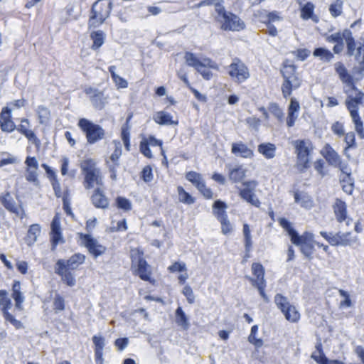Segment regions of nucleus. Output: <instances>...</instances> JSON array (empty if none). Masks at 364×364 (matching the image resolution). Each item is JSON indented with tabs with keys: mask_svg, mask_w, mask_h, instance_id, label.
<instances>
[{
	"mask_svg": "<svg viewBox=\"0 0 364 364\" xmlns=\"http://www.w3.org/2000/svg\"><path fill=\"white\" fill-rule=\"evenodd\" d=\"M215 10L218 14L216 20L220 23L222 30L240 31L245 29V22L236 14L227 11L221 4L217 3L215 5Z\"/></svg>",
	"mask_w": 364,
	"mask_h": 364,
	"instance_id": "f257e3e1",
	"label": "nucleus"
},
{
	"mask_svg": "<svg viewBox=\"0 0 364 364\" xmlns=\"http://www.w3.org/2000/svg\"><path fill=\"white\" fill-rule=\"evenodd\" d=\"M112 9L111 0H97L92 6L89 27H97L102 24L109 16Z\"/></svg>",
	"mask_w": 364,
	"mask_h": 364,
	"instance_id": "f03ea898",
	"label": "nucleus"
},
{
	"mask_svg": "<svg viewBox=\"0 0 364 364\" xmlns=\"http://www.w3.org/2000/svg\"><path fill=\"white\" fill-rule=\"evenodd\" d=\"M77 126L85 134L87 142L90 144H95L105 137V129L87 119H80Z\"/></svg>",
	"mask_w": 364,
	"mask_h": 364,
	"instance_id": "7ed1b4c3",
	"label": "nucleus"
},
{
	"mask_svg": "<svg viewBox=\"0 0 364 364\" xmlns=\"http://www.w3.org/2000/svg\"><path fill=\"white\" fill-rule=\"evenodd\" d=\"M143 252L139 250H132L131 253V259L132 267H134V273L136 275L144 280L149 282L151 279L150 267L147 262L143 257Z\"/></svg>",
	"mask_w": 364,
	"mask_h": 364,
	"instance_id": "20e7f679",
	"label": "nucleus"
},
{
	"mask_svg": "<svg viewBox=\"0 0 364 364\" xmlns=\"http://www.w3.org/2000/svg\"><path fill=\"white\" fill-rule=\"evenodd\" d=\"M228 73L236 83H242L247 80L250 75L247 65L238 58H235L228 67Z\"/></svg>",
	"mask_w": 364,
	"mask_h": 364,
	"instance_id": "39448f33",
	"label": "nucleus"
},
{
	"mask_svg": "<svg viewBox=\"0 0 364 364\" xmlns=\"http://www.w3.org/2000/svg\"><path fill=\"white\" fill-rule=\"evenodd\" d=\"M274 303L287 321L294 323L299 319V313L296 307L289 302L286 296L281 294H277L274 296Z\"/></svg>",
	"mask_w": 364,
	"mask_h": 364,
	"instance_id": "423d86ee",
	"label": "nucleus"
},
{
	"mask_svg": "<svg viewBox=\"0 0 364 364\" xmlns=\"http://www.w3.org/2000/svg\"><path fill=\"white\" fill-rule=\"evenodd\" d=\"M82 174L85 176V182H100L102 173L97 166L96 161L92 159H87L80 164Z\"/></svg>",
	"mask_w": 364,
	"mask_h": 364,
	"instance_id": "0eeeda50",
	"label": "nucleus"
},
{
	"mask_svg": "<svg viewBox=\"0 0 364 364\" xmlns=\"http://www.w3.org/2000/svg\"><path fill=\"white\" fill-rule=\"evenodd\" d=\"M294 143L297 154V168L301 170L307 168L309 166L310 154L313 148L306 146L304 140H296Z\"/></svg>",
	"mask_w": 364,
	"mask_h": 364,
	"instance_id": "6e6552de",
	"label": "nucleus"
},
{
	"mask_svg": "<svg viewBox=\"0 0 364 364\" xmlns=\"http://www.w3.org/2000/svg\"><path fill=\"white\" fill-rule=\"evenodd\" d=\"M84 92L89 96L92 105L97 110L103 109L108 103V96L105 95L103 91L92 87H87Z\"/></svg>",
	"mask_w": 364,
	"mask_h": 364,
	"instance_id": "1a4fd4ad",
	"label": "nucleus"
},
{
	"mask_svg": "<svg viewBox=\"0 0 364 364\" xmlns=\"http://www.w3.org/2000/svg\"><path fill=\"white\" fill-rule=\"evenodd\" d=\"M80 237L90 253L92 254L95 258L105 252L106 247L99 244L97 240L91 235L81 233Z\"/></svg>",
	"mask_w": 364,
	"mask_h": 364,
	"instance_id": "9d476101",
	"label": "nucleus"
},
{
	"mask_svg": "<svg viewBox=\"0 0 364 364\" xmlns=\"http://www.w3.org/2000/svg\"><path fill=\"white\" fill-rule=\"evenodd\" d=\"M50 242L52 250H54L59 243H64L65 240L62 236L60 222L57 216H55L50 224Z\"/></svg>",
	"mask_w": 364,
	"mask_h": 364,
	"instance_id": "9b49d317",
	"label": "nucleus"
},
{
	"mask_svg": "<svg viewBox=\"0 0 364 364\" xmlns=\"http://www.w3.org/2000/svg\"><path fill=\"white\" fill-rule=\"evenodd\" d=\"M333 213L338 223H343L346 220V225H349L353 221L352 219L348 218L347 205L339 198H336L333 205Z\"/></svg>",
	"mask_w": 364,
	"mask_h": 364,
	"instance_id": "f8f14e48",
	"label": "nucleus"
},
{
	"mask_svg": "<svg viewBox=\"0 0 364 364\" xmlns=\"http://www.w3.org/2000/svg\"><path fill=\"white\" fill-rule=\"evenodd\" d=\"M1 201L4 207L11 213H14L21 219L25 216V212L21 205H17L9 193H6L1 197Z\"/></svg>",
	"mask_w": 364,
	"mask_h": 364,
	"instance_id": "ddd939ff",
	"label": "nucleus"
},
{
	"mask_svg": "<svg viewBox=\"0 0 364 364\" xmlns=\"http://www.w3.org/2000/svg\"><path fill=\"white\" fill-rule=\"evenodd\" d=\"M55 273L61 277V280L69 287H73L76 280L70 269L65 268L63 262H56L55 265Z\"/></svg>",
	"mask_w": 364,
	"mask_h": 364,
	"instance_id": "4468645a",
	"label": "nucleus"
},
{
	"mask_svg": "<svg viewBox=\"0 0 364 364\" xmlns=\"http://www.w3.org/2000/svg\"><path fill=\"white\" fill-rule=\"evenodd\" d=\"M301 82V80L297 73L284 78V83L282 85V91L284 97L287 98L290 96L293 90H296L300 87Z\"/></svg>",
	"mask_w": 364,
	"mask_h": 364,
	"instance_id": "2eb2a0df",
	"label": "nucleus"
},
{
	"mask_svg": "<svg viewBox=\"0 0 364 364\" xmlns=\"http://www.w3.org/2000/svg\"><path fill=\"white\" fill-rule=\"evenodd\" d=\"M11 112L9 108L4 107L0 114V127L4 132H11L16 128V124L11 120Z\"/></svg>",
	"mask_w": 364,
	"mask_h": 364,
	"instance_id": "dca6fc26",
	"label": "nucleus"
},
{
	"mask_svg": "<svg viewBox=\"0 0 364 364\" xmlns=\"http://www.w3.org/2000/svg\"><path fill=\"white\" fill-rule=\"evenodd\" d=\"M353 90L356 92L355 96L349 93V90L346 91L348 94L346 100V105L348 110H353V109L358 110V105H364V93L358 89Z\"/></svg>",
	"mask_w": 364,
	"mask_h": 364,
	"instance_id": "f3484780",
	"label": "nucleus"
},
{
	"mask_svg": "<svg viewBox=\"0 0 364 364\" xmlns=\"http://www.w3.org/2000/svg\"><path fill=\"white\" fill-rule=\"evenodd\" d=\"M252 271L256 279L247 276L246 278L251 282L252 286L261 284H265L264 269L260 263H253L252 264Z\"/></svg>",
	"mask_w": 364,
	"mask_h": 364,
	"instance_id": "a211bd4d",
	"label": "nucleus"
},
{
	"mask_svg": "<svg viewBox=\"0 0 364 364\" xmlns=\"http://www.w3.org/2000/svg\"><path fill=\"white\" fill-rule=\"evenodd\" d=\"M321 153L329 164L337 166L341 164L339 155L328 144L324 146Z\"/></svg>",
	"mask_w": 364,
	"mask_h": 364,
	"instance_id": "6ab92c4d",
	"label": "nucleus"
},
{
	"mask_svg": "<svg viewBox=\"0 0 364 364\" xmlns=\"http://www.w3.org/2000/svg\"><path fill=\"white\" fill-rule=\"evenodd\" d=\"M85 260V256L80 253H76L72 255L68 259H59L57 262H63L65 265V268L70 270L76 269L80 264L84 263Z\"/></svg>",
	"mask_w": 364,
	"mask_h": 364,
	"instance_id": "aec40b11",
	"label": "nucleus"
},
{
	"mask_svg": "<svg viewBox=\"0 0 364 364\" xmlns=\"http://www.w3.org/2000/svg\"><path fill=\"white\" fill-rule=\"evenodd\" d=\"M231 151L235 156L242 158H251L253 156V151L242 141L233 143Z\"/></svg>",
	"mask_w": 364,
	"mask_h": 364,
	"instance_id": "412c9836",
	"label": "nucleus"
},
{
	"mask_svg": "<svg viewBox=\"0 0 364 364\" xmlns=\"http://www.w3.org/2000/svg\"><path fill=\"white\" fill-rule=\"evenodd\" d=\"M95 345V355L97 361L102 360L103 350L105 346V339L102 335H95L92 338Z\"/></svg>",
	"mask_w": 364,
	"mask_h": 364,
	"instance_id": "4be33fe9",
	"label": "nucleus"
},
{
	"mask_svg": "<svg viewBox=\"0 0 364 364\" xmlns=\"http://www.w3.org/2000/svg\"><path fill=\"white\" fill-rule=\"evenodd\" d=\"M240 196L243 200L255 207H259L260 205V202L255 194L253 189L249 186L241 189L240 191Z\"/></svg>",
	"mask_w": 364,
	"mask_h": 364,
	"instance_id": "5701e85b",
	"label": "nucleus"
},
{
	"mask_svg": "<svg viewBox=\"0 0 364 364\" xmlns=\"http://www.w3.org/2000/svg\"><path fill=\"white\" fill-rule=\"evenodd\" d=\"M21 124L16 128L18 132L23 134L29 141H32L33 143L38 141L35 133L29 129L30 122L27 119H22Z\"/></svg>",
	"mask_w": 364,
	"mask_h": 364,
	"instance_id": "b1692460",
	"label": "nucleus"
},
{
	"mask_svg": "<svg viewBox=\"0 0 364 364\" xmlns=\"http://www.w3.org/2000/svg\"><path fill=\"white\" fill-rule=\"evenodd\" d=\"M92 202L97 208L106 209L108 208L109 202L106 196L99 188H96L92 196Z\"/></svg>",
	"mask_w": 364,
	"mask_h": 364,
	"instance_id": "393cba45",
	"label": "nucleus"
},
{
	"mask_svg": "<svg viewBox=\"0 0 364 364\" xmlns=\"http://www.w3.org/2000/svg\"><path fill=\"white\" fill-rule=\"evenodd\" d=\"M154 122L160 125H173L178 124L177 121H173L172 119V116L164 111L157 112L154 117Z\"/></svg>",
	"mask_w": 364,
	"mask_h": 364,
	"instance_id": "a878e982",
	"label": "nucleus"
},
{
	"mask_svg": "<svg viewBox=\"0 0 364 364\" xmlns=\"http://www.w3.org/2000/svg\"><path fill=\"white\" fill-rule=\"evenodd\" d=\"M294 200L299 203L301 207L306 209H310L313 207L314 202L310 196L304 192H294Z\"/></svg>",
	"mask_w": 364,
	"mask_h": 364,
	"instance_id": "bb28decb",
	"label": "nucleus"
},
{
	"mask_svg": "<svg viewBox=\"0 0 364 364\" xmlns=\"http://www.w3.org/2000/svg\"><path fill=\"white\" fill-rule=\"evenodd\" d=\"M227 208V205L225 202L217 200L213 203V214L215 215L218 220H224L228 218L227 213L225 212V209Z\"/></svg>",
	"mask_w": 364,
	"mask_h": 364,
	"instance_id": "cd10ccee",
	"label": "nucleus"
},
{
	"mask_svg": "<svg viewBox=\"0 0 364 364\" xmlns=\"http://www.w3.org/2000/svg\"><path fill=\"white\" fill-rule=\"evenodd\" d=\"M352 117L353 122L355 124V129L358 133L359 137L362 139H364V128L361 118L359 116L358 110L353 109L348 110Z\"/></svg>",
	"mask_w": 364,
	"mask_h": 364,
	"instance_id": "c85d7f7f",
	"label": "nucleus"
},
{
	"mask_svg": "<svg viewBox=\"0 0 364 364\" xmlns=\"http://www.w3.org/2000/svg\"><path fill=\"white\" fill-rule=\"evenodd\" d=\"M314 4L311 2H307L301 8V18L304 20L312 19L318 22V17L314 16Z\"/></svg>",
	"mask_w": 364,
	"mask_h": 364,
	"instance_id": "c756f323",
	"label": "nucleus"
},
{
	"mask_svg": "<svg viewBox=\"0 0 364 364\" xmlns=\"http://www.w3.org/2000/svg\"><path fill=\"white\" fill-rule=\"evenodd\" d=\"M41 231V226L38 224H33L29 227L26 236V243L28 246H31L37 241Z\"/></svg>",
	"mask_w": 364,
	"mask_h": 364,
	"instance_id": "7c9ffc66",
	"label": "nucleus"
},
{
	"mask_svg": "<svg viewBox=\"0 0 364 364\" xmlns=\"http://www.w3.org/2000/svg\"><path fill=\"white\" fill-rule=\"evenodd\" d=\"M258 151L266 159H270L275 156L276 146L272 143H262L258 146Z\"/></svg>",
	"mask_w": 364,
	"mask_h": 364,
	"instance_id": "2f4dec72",
	"label": "nucleus"
},
{
	"mask_svg": "<svg viewBox=\"0 0 364 364\" xmlns=\"http://www.w3.org/2000/svg\"><path fill=\"white\" fill-rule=\"evenodd\" d=\"M176 323L181 326L183 329L187 330L190 323L188 318L181 306H178L176 310Z\"/></svg>",
	"mask_w": 364,
	"mask_h": 364,
	"instance_id": "473e14b6",
	"label": "nucleus"
},
{
	"mask_svg": "<svg viewBox=\"0 0 364 364\" xmlns=\"http://www.w3.org/2000/svg\"><path fill=\"white\" fill-rule=\"evenodd\" d=\"M90 38L93 41L92 48L93 50H97L103 45L105 39V34L102 31L98 30L92 32L90 33Z\"/></svg>",
	"mask_w": 364,
	"mask_h": 364,
	"instance_id": "72a5a7b5",
	"label": "nucleus"
},
{
	"mask_svg": "<svg viewBox=\"0 0 364 364\" xmlns=\"http://www.w3.org/2000/svg\"><path fill=\"white\" fill-rule=\"evenodd\" d=\"M315 241L314 235L312 232L306 231L301 235L297 232L291 242L294 245H299L301 242H315Z\"/></svg>",
	"mask_w": 364,
	"mask_h": 364,
	"instance_id": "f704fd0d",
	"label": "nucleus"
},
{
	"mask_svg": "<svg viewBox=\"0 0 364 364\" xmlns=\"http://www.w3.org/2000/svg\"><path fill=\"white\" fill-rule=\"evenodd\" d=\"M245 169L242 166H237L229 170L230 180L234 182L242 181L245 176Z\"/></svg>",
	"mask_w": 364,
	"mask_h": 364,
	"instance_id": "c9c22d12",
	"label": "nucleus"
},
{
	"mask_svg": "<svg viewBox=\"0 0 364 364\" xmlns=\"http://www.w3.org/2000/svg\"><path fill=\"white\" fill-rule=\"evenodd\" d=\"M314 245V242H301L298 246L300 247V251L304 257L311 260L313 259V255L315 251Z\"/></svg>",
	"mask_w": 364,
	"mask_h": 364,
	"instance_id": "e433bc0d",
	"label": "nucleus"
},
{
	"mask_svg": "<svg viewBox=\"0 0 364 364\" xmlns=\"http://www.w3.org/2000/svg\"><path fill=\"white\" fill-rule=\"evenodd\" d=\"M341 246H350L358 240L356 236H352L350 232H338Z\"/></svg>",
	"mask_w": 364,
	"mask_h": 364,
	"instance_id": "4c0bfd02",
	"label": "nucleus"
},
{
	"mask_svg": "<svg viewBox=\"0 0 364 364\" xmlns=\"http://www.w3.org/2000/svg\"><path fill=\"white\" fill-rule=\"evenodd\" d=\"M36 112L39 123L41 124H46L49 122L50 117V112L48 108L43 105H40L37 107Z\"/></svg>",
	"mask_w": 364,
	"mask_h": 364,
	"instance_id": "58836bf2",
	"label": "nucleus"
},
{
	"mask_svg": "<svg viewBox=\"0 0 364 364\" xmlns=\"http://www.w3.org/2000/svg\"><path fill=\"white\" fill-rule=\"evenodd\" d=\"M279 225L287 231L290 237L291 242L295 236L297 231L292 227L291 223L285 218H279L278 219Z\"/></svg>",
	"mask_w": 364,
	"mask_h": 364,
	"instance_id": "ea45409f",
	"label": "nucleus"
},
{
	"mask_svg": "<svg viewBox=\"0 0 364 364\" xmlns=\"http://www.w3.org/2000/svg\"><path fill=\"white\" fill-rule=\"evenodd\" d=\"M344 38L347 44L348 55H353L355 50V43L350 30H344Z\"/></svg>",
	"mask_w": 364,
	"mask_h": 364,
	"instance_id": "a19ab883",
	"label": "nucleus"
},
{
	"mask_svg": "<svg viewBox=\"0 0 364 364\" xmlns=\"http://www.w3.org/2000/svg\"><path fill=\"white\" fill-rule=\"evenodd\" d=\"M178 200L181 203H183L186 205H192L195 203V198L188 192H186L183 187L178 186Z\"/></svg>",
	"mask_w": 364,
	"mask_h": 364,
	"instance_id": "79ce46f5",
	"label": "nucleus"
},
{
	"mask_svg": "<svg viewBox=\"0 0 364 364\" xmlns=\"http://www.w3.org/2000/svg\"><path fill=\"white\" fill-rule=\"evenodd\" d=\"M313 55L315 57H318L320 59L325 62H329L333 58L332 53L324 48H317L314 50Z\"/></svg>",
	"mask_w": 364,
	"mask_h": 364,
	"instance_id": "37998d69",
	"label": "nucleus"
},
{
	"mask_svg": "<svg viewBox=\"0 0 364 364\" xmlns=\"http://www.w3.org/2000/svg\"><path fill=\"white\" fill-rule=\"evenodd\" d=\"M343 1L342 0H335L329 6V12L331 15L336 18L343 13Z\"/></svg>",
	"mask_w": 364,
	"mask_h": 364,
	"instance_id": "c03bdc74",
	"label": "nucleus"
},
{
	"mask_svg": "<svg viewBox=\"0 0 364 364\" xmlns=\"http://www.w3.org/2000/svg\"><path fill=\"white\" fill-rule=\"evenodd\" d=\"M257 331L258 326H252L251 328L250 334L248 336V341L253 344L256 348H261L263 346V341L261 338H256Z\"/></svg>",
	"mask_w": 364,
	"mask_h": 364,
	"instance_id": "a18cd8bd",
	"label": "nucleus"
},
{
	"mask_svg": "<svg viewBox=\"0 0 364 364\" xmlns=\"http://www.w3.org/2000/svg\"><path fill=\"white\" fill-rule=\"evenodd\" d=\"M184 58L186 64L194 68L196 70L202 65L201 61L193 53L186 52Z\"/></svg>",
	"mask_w": 364,
	"mask_h": 364,
	"instance_id": "49530a36",
	"label": "nucleus"
},
{
	"mask_svg": "<svg viewBox=\"0 0 364 364\" xmlns=\"http://www.w3.org/2000/svg\"><path fill=\"white\" fill-rule=\"evenodd\" d=\"M243 235L245 238V252L247 253L251 250L252 242L250 226L247 223L243 225Z\"/></svg>",
	"mask_w": 364,
	"mask_h": 364,
	"instance_id": "de8ad7c7",
	"label": "nucleus"
},
{
	"mask_svg": "<svg viewBox=\"0 0 364 364\" xmlns=\"http://www.w3.org/2000/svg\"><path fill=\"white\" fill-rule=\"evenodd\" d=\"M355 58L359 61L358 68H355V70H358V73L362 75L364 71V45L359 46L357 48V53Z\"/></svg>",
	"mask_w": 364,
	"mask_h": 364,
	"instance_id": "09e8293b",
	"label": "nucleus"
},
{
	"mask_svg": "<svg viewBox=\"0 0 364 364\" xmlns=\"http://www.w3.org/2000/svg\"><path fill=\"white\" fill-rule=\"evenodd\" d=\"M268 109L279 122L283 121L284 112L277 103H269Z\"/></svg>",
	"mask_w": 364,
	"mask_h": 364,
	"instance_id": "8fccbe9b",
	"label": "nucleus"
},
{
	"mask_svg": "<svg viewBox=\"0 0 364 364\" xmlns=\"http://www.w3.org/2000/svg\"><path fill=\"white\" fill-rule=\"evenodd\" d=\"M115 201L119 209L123 210L124 211H129L132 209V203L126 198L118 196Z\"/></svg>",
	"mask_w": 364,
	"mask_h": 364,
	"instance_id": "3c124183",
	"label": "nucleus"
},
{
	"mask_svg": "<svg viewBox=\"0 0 364 364\" xmlns=\"http://www.w3.org/2000/svg\"><path fill=\"white\" fill-rule=\"evenodd\" d=\"M326 356L321 342H318L316 345V351L312 353L311 358L314 359L317 363L321 364V358Z\"/></svg>",
	"mask_w": 364,
	"mask_h": 364,
	"instance_id": "603ef678",
	"label": "nucleus"
},
{
	"mask_svg": "<svg viewBox=\"0 0 364 364\" xmlns=\"http://www.w3.org/2000/svg\"><path fill=\"white\" fill-rule=\"evenodd\" d=\"M114 150L110 156L111 162L119 163V159L122 155V146L119 141H114Z\"/></svg>",
	"mask_w": 364,
	"mask_h": 364,
	"instance_id": "864d4df0",
	"label": "nucleus"
},
{
	"mask_svg": "<svg viewBox=\"0 0 364 364\" xmlns=\"http://www.w3.org/2000/svg\"><path fill=\"white\" fill-rule=\"evenodd\" d=\"M53 309L55 312L65 309V299L60 294H56L53 300Z\"/></svg>",
	"mask_w": 364,
	"mask_h": 364,
	"instance_id": "5fc2aeb1",
	"label": "nucleus"
},
{
	"mask_svg": "<svg viewBox=\"0 0 364 364\" xmlns=\"http://www.w3.org/2000/svg\"><path fill=\"white\" fill-rule=\"evenodd\" d=\"M53 188L55 192V195L58 198L62 197L64 198V196L66 193L69 194V190L67 186L62 187L60 183H52Z\"/></svg>",
	"mask_w": 364,
	"mask_h": 364,
	"instance_id": "6e6d98bb",
	"label": "nucleus"
},
{
	"mask_svg": "<svg viewBox=\"0 0 364 364\" xmlns=\"http://www.w3.org/2000/svg\"><path fill=\"white\" fill-rule=\"evenodd\" d=\"M197 189L207 198L210 199L213 196V193L210 188L205 186V183H196Z\"/></svg>",
	"mask_w": 364,
	"mask_h": 364,
	"instance_id": "4d7b16f0",
	"label": "nucleus"
},
{
	"mask_svg": "<svg viewBox=\"0 0 364 364\" xmlns=\"http://www.w3.org/2000/svg\"><path fill=\"white\" fill-rule=\"evenodd\" d=\"M296 68L294 65H288L285 63L284 64L283 69L282 70L284 79L288 76H291L296 74Z\"/></svg>",
	"mask_w": 364,
	"mask_h": 364,
	"instance_id": "13d9d810",
	"label": "nucleus"
},
{
	"mask_svg": "<svg viewBox=\"0 0 364 364\" xmlns=\"http://www.w3.org/2000/svg\"><path fill=\"white\" fill-rule=\"evenodd\" d=\"M4 318L6 321L10 322L16 328L18 329L22 327V323L20 321L16 319L13 315H11L9 311H5L3 313Z\"/></svg>",
	"mask_w": 364,
	"mask_h": 364,
	"instance_id": "bf43d9fd",
	"label": "nucleus"
},
{
	"mask_svg": "<svg viewBox=\"0 0 364 364\" xmlns=\"http://www.w3.org/2000/svg\"><path fill=\"white\" fill-rule=\"evenodd\" d=\"M344 31L341 33L340 32L335 33L326 37V41L329 43H341L344 39Z\"/></svg>",
	"mask_w": 364,
	"mask_h": 364,
	"instance_id": "052dcab7",
	"label": "nucleus"
},
{
	"mask_svg": "<svg viewBox=\"0 0 364 364\" xmlns=\"http://www.w3.org/2000/svg\"><path fill=\"white\" fill-rule=\"evenodd\" d=\"M340 79L343 83L349 86L351 90H357L356 87L354 85L353 77L348 73V71H346L341 76H340Z\"/></svg>",
	"mask_w": 364,
	"mask_h": 364,
	"instance_id": "680f3d73",
	"label": "nucleus"
},
{
	"mask_svg": "<svg viewBox=\"0 0 364 364\" xmlns=\"http://www.w3.org/2000/svg\"><path fill=\"white\" fill-rule=\"evenodd\" d=\"M168 269L171 272H181L186 270V265L184 262H176L172 265L169 266Z\"/></svg>",
	"mask_w": 364,
	"mask_h": 364,
	"instance_id": "e2e57ef3",
	"label": "nucleus"
},
{
	"mask_svg": "<svg viewBox=\"0 0 364 364\" xmlns=\"http://www.w3.org/2000/svg\"><path fill=\"white\" fill-rule=\"evenodd\" d=\"M183 294L186 297L187 301L189 304H193L195 301V296L191 287L186 285L183 287Z\"/></svg>",
	"mask_w": 364,
	"mask_h": 364,
	"instance_id": "0e129e2a",
	"label": "nucleus"
},
{
	"mask_svg": "<svg viewBox=\"0 0 364 364\" xmlns=\"http://www.w3.org/2000/svg\"><path fill=\"white\" fill-rule=\"evenodd\" d=\"M141 173V177L144 182H150L153 178L152 169L149 166H145Z\"/></svg>",
	"mask_w": 364,
	"mask_h": 364,
	"instance_id": "69168bd1",
	"label": "nucleus"
},
{
	"mask_svg": "<svg viewBox=\"0 0 364 364\" xmlns=\"http://www.w3.org/2000/svg\"><path fill=\"white\" fill-rule=\"evenodd\" d=\"M12 298L16 302V307L18 309H22V303L24 301V296L21 291L12 292Z\"/></svg>",
	"mask_w": 364,
	"mask_h": 364,
	"instance_id": "338daca9",
	"label": "nucleus"
},
{
	"mask_svg": "<svg viewBox=\"0 0 364 364\" xmlns=\"http://www.w3.org/2000/svg\"><path fill=\"white\" fill-rule=\"evenodd\" d=\"M186 178L189 182H202V181H203L202 176L195 171H190L187 173Z\"/></svg>",
	"mask_w": 364,
	"mask_h": 364,
	"instance_id": "774afa93",
	"label": "nucleus"
}]
</instances>
